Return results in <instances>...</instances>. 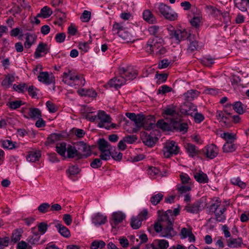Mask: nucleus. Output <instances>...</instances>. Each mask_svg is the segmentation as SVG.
I'll use <instances>...</instances> for the list:
<instances>
[{
	"mask_svg": "<svg viewBox=\"0 0 249 249\" xmlns=\"http://www.w3.org/2000/svg\"><path fill=\"white\" fill-rule=\"evenodd\" d=\"M86 117L90 122L98 121V126L100 128L109 129L110 127L114 128L116 125L114 124H110L111 118L103 111L99 110L98 112H95L90 109L87 110Z\"/></svg>",
	"mask_w": 249,
	"mask_h": 249,
	"instance_id": "f257e3e1",
	"label": "nucleus"
},
{
	"mask_svg": "<svg viewBox=\"0 0 249 249\" xmlns=\"http://www.w3.org/2000/svg\"><path fill=\"white\" fill-rule=\"evenodd\" d=\"M62 78V81L65 84L75 89L84 86L86 83L82 75L70 69H66L64 71Z\"/></svg>",
	"mask_w": 249,
	"mask_h": 249,
	"instance_id": "f03ea898",
	"label": "nucleus"
},
{
	"mask_svg": "<svg viewBox=\"0 0 249 249\" xmlns=\"http://www.w3.org/2000/svg\"><path fill=\"white\" fill-rule=\"evenodd\" d=\"M159 220L164 222L161 235L166 238H171L176 235V232L173 228V217L172 212L170 210L166 211L159 216Z\"/></svg>",
	"mask_w": 249,
	"mask_h": 249,
	"instance_id": "7ed1b4c3",
	"label": "nucleus"
},
{
	"mask_svg": "<svg viewBox=\"0 0 249 249\" xmlns=\"http://www.w3.org/2000/svg\"><path fill=\"white\" fill-rule=\"evenodd\" d=\"M57 152L64 158H82L87 156L85 154H81L72 145L67 144L65 142H62L57 144L56 146Z\"/></svg>",
	"mask_w": 249,
	"mask_h": 249,
	"instance_id": "20e7f679",
	"label": "nucleus"
},
{
	"mask_svg": "<svg viewBox=\"0 0 249 249\" xmlns=\"http://www.w3.org/2000/svg\"><path fill=\"white\" fill-rule=\"evenodd\" d=\"M163 40L161 38L155 36L148 40L145 46V51L149 53H155L157 54H164L166 50L163 47Z\"/></svg>",
	"mask_w": 249,
	"mask_h": 249,
	"instance_id": "39448f33",
	"label": "nucleus"
},
{
	"mask_svg": "<svg viewBox=\"0 0 249 249\" xmlns=\"http://www.w3.org/2000/svg\"><path fill=\"white\" fill-rule=\"evenodd\" d=\"M154 10L155 13L162 16L169 20L174 21L178 18V14L171 9L170 6L163 3H157L155 4Z\"/></svg>",
	"mask_w": 249,
	"mask_h": 249,
	"instance_id": "423d86ee",
	"label": "nucleus"
},
{
	"mask_svg": "<svg viewBox=\"0 0 249 249\" xmlns=\"http://www.w3.org/2000/svg\"><path fill=\"white\" fill-rule=\"evenodd\" d=\"M112 31L114 34H117L126 42H133L135 40V37L128 31V29L120 23H115L113 25Z\"/></svg>",
	"mask_w": 249,
	"mask_h": 249,
	"instance_id": "0eeeda50",
	"label": "nucleus"
},
{
	"mask_svg": "<svg viewBox=\"0 0 249 249\" xmlns=\"http://www.w3.org/2000/svg\"><path fill=\"white\" fill-rule=\"evenodd\" d=\"M169 34L172 41L176 44H179L181 40L187 38L189 34L186 29L175 30L173 27L168 28Z\"/></svg>",
	"mask_w": 249,
	"mask_h": 249,
	"instance_id": "6e6552de",
	"label": "nucleus"
},
{
	"mask_svg": "<svg viewBox=\"0 0 249 249\" xmlns=\"http://www.w3.org/2000/svg\"><path fill=\"white\" fill-rule=\"evenodd\" d=\"M180 148L177 142L173 141H167L164 143L162 152L165 158H169L173 155H177Z\"/></svg>",
	"mask_w": 249,
	"mask_h": 249,
	"instance_id": "1a4fd4ad",
	"label": "nucleus"
},
{
	"mask_svg": "<svg viewBox=\"0 0 249 249\" xmlns=\"http://www.w3.org/2000/svg\"><path fill=\"white\" fill-rule=\"evenodd\" d=\"M161 114L162 117L168 120L170 124L173 123L174 121L180 117L176 107L173 105L168 106L162 109Z\"/></svg>",
	"mask_w": 249,
	"mask_h": 249,
	"instance_id": "9d476101",
	"label": "nucleus"
},
{
	"mask_svg": "<svg viewBox=\"0 0 249 249\" xmlns=\"http://www.w3.org/2000/svg\"><path fill=\"white\" fill-rule=\"evenodd\" d=\"M98 148L101 152L100 157L102 160H107L110 157V146L104 139H100L98 142Z\"/></svg>",
	"mask_w": 249,
	"mask_h": 249,
	"instance_id": "9b49d317",
	"label": "nucleus"
},
{
	"mask_svg": "<svg viewBox=\"0 0 249 249\" xmlns=\"http://www.w3.org/2000/svg\"><path fill=\"white\" fill-rule=\"evenodd\" d=\"M204 155L209 159L215 158L219 153L218 148L214 144H210L205 146L202 149Z\"/></svg>",
	"mask_w": 249,
	"mask_h": 249,
	"instance_id": "f8f14e48",
	"label": "nucleus"
},
{
	"mask_svg": "<svg viewBox=\"0 0 249 249\" xmlns=\"http://www.w3.org/2000/svg\"><path fill=\"white\" fill-rule=\"evenodd\" d=\"M191 24L194 27H199L202 22V16L200 10L196 8H193L191 9Z\"/></svg>",
	"mask_w": 249,
	"mask_h": 249,
	"instance_id": "ddd939ff",
	"label": "nucleus"
},
{
	"mask_svg": "<svg viewBox=\"0 0 249 249\" xmlns=\"http://www.w3.org/2000/svg\"><path fill=\"white\" fill-rule=\"evenodd\" d=\"M37 78L39 82L46 85H50L54 81V77L52 72H40Z\"/></svg>",
	"mask_w": 249,
	"mask_h": 249,
	"instance_id": "4468645a",
	"label": "nucleus"
},
{
	"mask_svg": "<svg viewBox=\"0 0 249 249\" xmlns=\"http://www.w3.org/2000/svg\"><path fill=\"white\" fill-rule=\"evenodd\" d=\"M21 112L23 114L24 117L27 119L36 120L41 117V111L37 108H30L27 113L22 108Z\"/></svg>",
	"mask_w": 249,
	"mask_h": 249,
	"instance_id": "2eb2a0df",
	"label": "nucleus"
},
{
	"mask_svg": "<svg viewBox=\"0 0 249 249\" xmlns=\"http://www.w3.org/2000/svg\"><path fill=\"white\" fill-rule=\"evenodd\" d=\"M197 107L192 103L184 104L180 106V111L183 114L192 116L196 111Z\"/></svg>",
	"mask_w": 249,
	"mask_h": 249,
	"instance_id": "dca6fc26",
	"label": "nucleus"
},
{
	"mask_svg": "<svg viewBox=\"0 0 249 249\" xmlns=\"http://www.w3.org/2000/svg\"><path fill=\"white\" fill-rule=\"evenodd\" d=\"M141 138L143 142L148 146H152L158 139L156 136H153L152 132L149 134L145 132L141 133Z\"/></svg>",
	"mask_w": 249,
	"mask_h": 249,
	"instance_id": "f3484780",
	"label": "nucleus"
},
{
	"mask_svg": "<svg viewBox=\"0 0 249 249\" xmlns=\"http://www.w3.org/2000/svg\"><path fill=\"white\" fill-rule=\"evenodd\" d=\"M125 83L124 77L121 74H120V75L111 79L108 82V84L111 87H113L115 89H118Z\"/></svg>",
	"mask_w": 249,
	"mask_h": 249,
	"instance_id": "a211bd4d",
	"label": "nucleus"
},
{
	"mask_svg": "<svg viewBox=\"0 0 249 249\" xmlns=\"http://www.w3.org/2000/svg\"><path fill=\"white\" fill-rule=\"evenodd\" d=\"M48 52V45L45 43L40 42L38 45L34 53V57L39 58L47 53Z\"/></svg>",
	"mask_w": 249,
	"mask_h": 249,
	"instance_id": "6ab92c4d",
	"label": "nucleus"
},
{
	"mask_svg": "<svg viewBox=\"0 0 249 249\" xmlns=\"http://www.w3.org/2000/svg\"><path fill=\"white\" fill-rule=\"evenodd\" d=\"M125 215L121 212H115L112 214V220L111 222L112 228H116L117 226L125 219Z\"/></svg>",
	"mask_w": 249,
	"mask_h": 249,
	"instance_id": "aec40b11",
	"label": "nucleus"
},
{
	"mask_svg": "<svg viewBox=\"0 0 249 249\" xmlns=\"http://www.w3.org/2000/svg\"><path fill=\"white\" fill-rule=\"evenodd\" d=\"M181 239H188V241L190 243H194L196 241V237L192 233L191 230L183 228L180 231Z\"/></svg>",
	"mask_w": 249,
	"mask_h": 249,
	"instance_id": "412c9836",
	"label": "nucleus"
},
{
	"mask_svg": "<svg viewBox=\"0 0 249 249\" xmlns=\"http://www.w3.org/2000/svg\"><path fill=\"white\" fill-rule=\"evenodd\" d=\"M119 73L124 77L125 83H126L127 81L134 79L137 76V73L135 71L130 70H125L124 68L120 69Z\"/></svg>",
	"mask_w": 249,
	"mask_h": 249,
	"instance_id": "4be33fe9",
	"label": "nucleus"
},
{
	"mask_svg": "<svg viewBox=\"0 0 249 249\" xmlns=\"http://www.w3.org/2000/svg\"><path fill=\"white\" fill-rule=\"evenodd\" d=\"M143 19L149 24L157 23V18L152 12L148 9L144 10L142 14Z\"/></svg>",
	"mask_w": 249,
	"mask_h": 249,
	"instance_id": "5701e85b",
	"label": "nucleus"
},
{
	"mask_svg": "<svg viewBox=\"0 0 249 249\" xmlns=\"http://www.w3.org/2000/svg\"><path fill=\"white\" fill-rule=\"evenodd\" d=\"M180 117H179L177 120L174 121L173 123L171 124H172V126L176 130L179 132H185L187 131L188 129L187 124L180 123Z\"/></svg>",
	"mask_w": 249,
	"mask_h": 249,
	"instance_id": "b1692460",
	"label": "nucleus"
},
{
	"mask_svg": "<svg viewBox=\"0 0 249 249\" xmlns=\"http://www.w3.org/2000/svg\"><path fill=\"white\" fill-rule=\"evenodd\" d=\"M37 36L35 34L27 33L25 34V41L24 45L25 48H30L36 40Z\"/></svg>",
	"mask_w": 249,
	"mask_h": 249,
	"instance_id": "393cba45",
	"label": "nucleus"
},
{
	"mask_svg": "<svg viewBox=\"0 0 249 249\" xmlns=\"http://www.w3.org/2000/svg\"><path fill=\"white\" fill-rule=\"evenodd\" d=\"M106 221V216L99 213L94 214L92 217V222L95 225L104 224Z\"/></svg>",
	"mask_w": 249,
	"mask_h": 249,
	"instance_id": "a878e982",
	"label": "nucleus"
},
{
	"mask_svg": "<svg viewBox=\"0 0 249 249\" xmlns=\"http://www.w3.org/2000/svg\"><path fill=\"white\" fill-rule=\"evenodd\" d=\"M227 246L231 248H237L241 247L243 244V240L241 237L237 238H230L227 242Z\"/></svg>",
	"mask_w": 249,
	"mask_h": 249,
	"instance_id": "bb28decb",
	"label": "nucleus"
},
{
	"mask_svg": "<svg viewBox=\"0 0 249 249\" xmlns=\"http://www.w3.org/2000/svg\"><path fill=\"white\" fill-rule=\"evenodd\" d=\"M77 92L80 96H85L93 98L96 97L97 95L96 91L92 89H80L78 90Z\"/></svg>",
	"mask_w": 249,
	"mask_h": 249,
	"instance_id": "cd10ccee",
	"label": "nucleus"
},
{
	"mask_svg": "<svg viewBox=\"0 0 249 249\" xmlns=\"http://www.w3.org/2000/svg\"><path fill=\"white\" fill-rule=\"evenodd\" d=\"M41 157V153L39 150H32L29 152L27 157V160L30 162H36Z\"/></svg>",
	"mask_w": 249,
	"mask_h": 249,
	"instance_id": "c85d7f7f",
	"label": "nucleus"
},
{
	"mask_svg": "<svg viewBox=\"0 0 249 249\" xmlns=\"http://www.w3.org/2000/svg\"><path fill=\"white\" fill-rule=\"evenodd\" d=\"M184 147L186 152L191 157H194L198 154V150L196 147L190 143H184Z\"/></svg>",
	"mask_w": 249,
	"mask_h": 249,
	"instance_id": "c756f323",
	"label": "nucleus"
},
{
	"mask_svg": "<svg viewBox=\"0 0 249 249\" xmlns=\"http://www.w3.org/2000/svg\"><path fill=\"white\" fill-rule=\"evenodd\" d=\"M226 211V208L225 206H222L220 210H217L214 213L216 220L219 222H223L226 219L225 212Z\"/></svg>",
	"mask_w": 249,
	"mask_h": 249,
	"instance_id": "7c9ffc66",
	"label": "nucleus"
},
{
	"mask_svg": "<svg viewBox=\"0 0 249 249\" xmlns=\"http://www.w3.org/2000/svg\"><path fill=\"white\" fill-rule=\"evenodd\" d=\"M55 227L57 229L59 233L63 236L68 238L70 237L71 234L69 229L61 223L57 222L55 224Z\"/></svg>",
	"mask_w": 249,
	"mask_h": 249,
	"instance_id": "2f4dec72",
	"label": "nucleus"
},
{
	"mask_svg": "<svg viewBox=\"0 0 249 249\" xmlns=\"http://www.w3.org/2000/svg\"><path fill=\"white\" fill-rule=\"evenodd\" d=\"M15 75L12 74H8L5 75L1 82V86L4 88H9L15 81Z\"/></svg>",
	"mask_w": 249,
	"mask_h": 249,
	"instance_id": "473e14b6",
	"label": "nucleus"
},
{
	"mask_svg": "<svg viewBox=\"0 0 249 249\" xmlns=\"http://www.w3.org/2000/svg\"><path fill=\"white\" fill-rule=\"evenodd\" d=\"M155 121L151 116L145 118L143 127L147 130H151L155 126Z\"/></svg>",
	"mask_w": 249,
	"mask_h": 249,
	"instance_id": "72a5a7b5",
	"label": "nucleus"
},
{
	"mask_svg": "<svg viewBox=\"0 0 249 249\" xmlns=\"http://www.w3.org/2000/svg\"><path fill=\"white\" fill-rule=\"evenodd\" d=\"M144 120L145 118L143 117V115L140 114L137 115V117L133 121L136 125V127L133 128L134 132H136L142 127H143Z\"/></svg>",
	"mask_w": 249,
	"mask_h": 249,
	"instance_id": "f704fd0d",
	"label": "nucleus"
},
{
	"mask_svg": "<svg viewBox=\"0 0 249 249\" xmlns=\"http://www.w3.org/2000/svg\"><path fill=\"white\" fill-rule=\"evenodd\" d=\"M237 145L233 142H226L223 145L222 149L224 153H232L236 150Z\"/></svg>",
	"mask_w": 249,
	"mask_h": 249,
	"instance_id": "c9c22d12",
	"label": "nucleus"
},
{
	"mask_svg": "<svg viewBox=\"0 0 249 249\" xmlns=\"http://www.w3.org/2000/svg\"><path fill=\"white\" fill-rule=\"evenodd\" d=\"M199 95V92L196 90L191 89L183 94L184 98L188 100L192 101L197 98Z\"/></svg>",
	"mask_w": 249,
	"mask_h": 249,
	"instance_id": "e433bc0d",
	"label": "nucleus"
},
{
	"mask_svg": "<svg viewBox=\"0 0 249 249\" xmlns=\"http://www.w3.org/2000/svg\"><path fill=\"white\" fill-rule=\"evenodd\" d=\"M194 178L197 181L200 183H206L209 181L207 175L202 172L196 173Z\"/></svg>",
	"mask_w": 249,
	"mask_h": 249,
	"instance_id": "4c0bfd02",
	"label": "nucleus"
},
{
	"mask_svg": "<svg viewBox=\"0 0 249 249\" xmlns=\"http://www.w3.org/2000/svg\"><path fill=\"white\" fill-rule=\"evenodd\" d=\"M53 13L50 8L48 6L43 7L40 10V13L37 15V17H41L43 18H49Z\"/></svg>",
	"mask_w": 249,
	"mask_h": 249,
	"instance_id": "58836bf2",
	"label": "nucleus"
},
{
	"mask_svg": "<svg viewBox=\"0 0 249 249\" xmlns=\"http://www.w3.org/2000/svg\"><path fill=\"white\" fill-rule=\"evenodd\" d=\"M2 147L5 149H13L17 147V143L9 140L0 141Z\"/></svg>",
	"mask_w": 249,
	"mask_h": 249,
	"instance_id": "ea45409f",
	"label": "nucleus"
},
{
	"mask_svg": "<svg viewBox=\"0 0 249 249\" xmlns=\"http://www.w3.org/2000/svg\"><path fill=\"white\" fill-rule=\"evenodd\" d=\"M186 209L189 213H198L201 210L200 203L199 202H196L192 205L187 206Z\"/></svg>",
	"mask_w": 249,
	"mask_h": 249,
	"instance_id": "a19ab883",
	"label": "nucleus"
},
{
	"mask_svg": "<svg viewBox=\"0 0 249 249\" xmlns=\"http://www.w3.org/2000/svg\"><path fill=\"white\" fill-rule=\"evenodd\" d=\"M221 137L224 139L226 142H233L236 140V135L234 133L224 132L221 134Z\"/></svg>",
	"mask_w": 249,
	"mask_h": 249,
	"instance_id": "79ce46f5",
	"label": "nucleus"
},
{
	"mask_svg": "<svg viewBox=\"0 0 249 249\" xmlns=\"http://www.w3.org/2000/svg\"><path fill=\"white\" fill-rule=\"evenodd\" d=\"M156 125L158 127L161 128L164 131H169L171 130V127H173L170 123L168 124L165 122L163 120L158 121Z\"/></svg>",
	"mask_w": 249,
	"mask_h": 249,
	"instance_id": "37998d69",
	"label": "nucleus"
},
{
	"mask_svg": "<svg viewBox=\"0 0 249 249\" xmlns=\"http://www.w3.org/2000/svg\"><path fill=\"white\" fill-rule=\"evenodd\" d=\"M233 108L239 114H243L245 112V107L241 102H236L233 105Z\"/></svg>",
	"mask_w": 249,
	"mask_h": 249,
	"instance_id": "c03bdc74",
	"label": "nucleus"
},
{
	"mask_svg": "<svg viewBox=\"0 0 249 249\" xmlns=\"http://www.w3.org/2000/svg\"><path fill=\"white\" fill-rule=\"evenodd\" d=\"M156 249H166L169 247V243L165 240H157L154 242Z\"/></svg>",
	"mask_w": 249,
	"mask_h": 249,
	"instance_id": "a18cd8bd",
	"label": "nucleus"
},
{
	"mask_svg": "<svg viewBox=\"0 0 249 249\" xmlns=\"http://www.w3.org/2000/svg\"><path fill=\"white\" fill-rule=\"evenodd\" d=\"M236 6L241 11H247V3L245 0H234Z\"/></svg>",
	"mask_w": 249,
	"mask_h": 249,
	"instance_id": "49530a36",
	"label": "nucleus"
},
{
	"mask_svg": "<svg viewBox=\"0 0 249 249\" xmlns=\"http://www.w3.org/2000/svg\"><path fill=\"white\" fill-rule=\"evenodd\" d=\"M80 172V169L77 165H71L66 171L69 177L75 176Z\"/></svg>",
	"mask_w": 249,
	"mask_h": 249,
	"instance_id": "de8ad7c7",
	"label": "nucleus"
},
{
	"mask_svg": "<svg viewBox=\"0 0 249 249\" xmlns=\"http://www.w3.org/2000/svg\"><path fill=\"white\" fill-rule=\"evenodd\" d=\"M192 185L190 184H178L177 186V189L180 194H185L191 190Z\"/></svg>",
	"mask_w": 249,
	"mask_h": 249,
	"instance_id": "09e8293b",
	"label": "nucleus"
},
{
	"mask_svg": "<svg viewBox=\"0 0 249 249\" xmlns=\"http://www.w3.org/2000/svg\"><path fill=\"white\" fill-rule=\"evenodd\" d=\"M142 220L139 218L138 216L132 217L131 220V226L132 228L134 229H139L142 225Z\"/></svg>",
	"mask_w": 249,
	"mask_h": 249,
	"instance_id": "8fccbe9b",
	"label": "nucleus"
},
{
	"mask_svg": "<svg viewBox=\"0 0 249 249\" xmlns=\"http://www.w3.org/2000/svg\"><path fill=\"white\" fill-rule=\"evenodd\" d=\"M163 195L161 193H159L153 195L150 199L151 203L154 205L158 204L163 198Z\"/></svg>",
	"mask_w": 249,
	"mask_h": 249,
	"instance_id": "3c124183",
	"label": "nucleus"
},
{
	"mask_svg": "<svg viewBox=\"0 0 249 249\" xmlns=\"http://www.w3.org/2000/svg\"><path fill=\"white\" fill-rule=\"evenodd\" d=\"M231 181L233 185L238 186L242 189L245 188L246 187V183L241 181L238 177L231 178Z\"/></svg>",
	"mask_w": 249,
	"mask_h": 249,
	"instance_id": "603ef678",
	"label": "nucleus"
},
{
	"mask_svg": "<svg viewBox=\"0 0 249 249\" xmlns=\"http://www.w3.org/2000/svg\"><path fill=\"white\" fill-rule=\"evenodd\" d=\"M13 89L18 92H23L28 89V86L25 83L18 85L14 84L13 86Z\"/></svg>",
	"mask_w": 249,
	"mask_h": 249,
	"instance_id": "864d4df0",
	"label": "nucleus"
},
{
	"mask_svg": "<svg viewBox=\"0 0 249 249\" xmlns=\"http://www.w3.org/2000/svg\"><path fill=\"white\" fill-rule=\"evenodd\" d=\"M195 123L199 124L201 122H202L204 120V115L199 112H198L197 111V108L196 109V111L194 114V115L192 116Z\"/></svg>",
	"mask_w": 249,
	"mask_h": 249,
	"instance_id": "5fc2aeb1",
	"label": "nucleus"
},
{
	"mask_svg": "<svg viewBox=\"0 0 249 249\" xmlns=\"http://www.w3.org/2000/svg\"><path fill=\"white\" fill-rule=\"evenodd\" d=\"M179 176L182 184L192 185L191 179L187 174L181 173Z\"/></svg>",
	"mask_w": 249,
	"mask_h": 249,
	"instance_id": "6e6d98bb",
	"label": "nucleus"
},
{
	"mask_svg": "<svg viewBox=\"0 0 249 249\" xmlns=\"http://www.w3.org/2000/svg\"><path fill=\"white\" fill-rule=\"evenodd\" d=\"M106 245L105 243L102 240L93 241L90 246L91 249H102Z\"/></svg>",
	"mask_w": 249,
	"mask_h": 249,
	"instance_id": "4d7b16f0",
	"label": "nucleus"
},
{
	"mask_svg": "<svg viewBox=\"0 0 249 249\" xmlns=\"http://www.w3.org/2000/svg\"><path fill=\"white\" fill-rule=\"evenodd\" d=\"M46 106L50 113H54L58 110L57 106L50 101H48L46 102Z\"/></svg>",
	"mask_w": 249,
	"mask_h": 249,
	"instance_id": "13d9d810",
	"label": "nucleus"
},
{
	"mask_svg": "<svg viewBox=\"0 0 249 249\" xmlns=\"http://www.w3.org/2000/svg\"><path fill=\"white\" fill-rule=\"evenodd\" d=\"M21 236V231L20 230H15L12 233L11 237L12 241L16 242L20 239Z\"/></svg>",
	"mask_w": 249,
	"mask_h": 249,
	"instance_id": "bf43d9fd",
	"label": "nucleus"
},
{
	"mask_svg": "<svg viewBox=\"0 0 249 249\" xmlns=\"http://www.w3.org/2000/svg\"><path fill=\"white\" fill-rule=\"evenodd\" d=\"M22 104L21 101L16 100L9 102L8 105L11 109L14 110L19 108Z\"/></svg>",
	"mask_w": 249,
	"mask_h": 249,
	"instance_id": "052dcab7",
	"label": "nucleus"
},
{
	"mask_svg": "<svg viewBox=\"0 0 249 249\" xmlns=\"http://www.w3.org/2000/svg\"><path fill=\"white\" fill-rule=\"evenodd\" d=\"M159 173V169L155 167H150L147 170V173L150 178H155V176L158 174Z\"/></svg>",
	"mask_w": 249,
	"mask_h": 249,
	"instance_id": "680f3d73",
	"label": "nucleus"
},
{
	"mask_svg": "<svg viewBox=\"0 0 249 249\" xmlns=\"http://www.w3.org/2000/svg\"><path fill=\"white\" fill-rule=\"evenodd\" d=\"M50 208V205L48 203H43L38 207V210L42 213H46L49 211Z\"/></svg>",
	"mask_w": 249,
	"mask_h": 249,
	"instance_id": "e2e57ef3",
	"label": "nucleus"
},
{
	"mask_svg": "<svg viewBox=\"0 0 249 249\" xmlns=\"http://www.w3.org/2000/svg\"><path fill=\"white\" fill-rule=\"evenodd\" d=\"M28 91L30 96L33 98H36L37 96L38 90L33 86L28 87Z\"/></svg>",
	"mask_w": 249,
	"mask_h": 249,
	"instance_id": "0e129e2a",
	"label": "nucleus"
},
{
	"mask_svg": "<svg viewBox=\"0 0 249 249\" xmlns=\"http://www.w3.org/2000/svg\"><path fill=\"white\" fill-rule=\"evenodd\" d=\"M220 201L218 200H216L215 203L212 204L210 206V210L215 213L217 210H220L221 208Z\"/></svg>",
	"mask_w": 249,
	"mask_h": 249,
	"instance_id": "69168bd1",
	"label": "nucleus"
},
{
	"mask_svg": "<svg viewBox=\"0 0 249 249\" xmlns=\"http://www.w3.org/2000/svg\"><path fill=\"white\" fill-rule=\"evenodd\" d=\"M17 249H31V247L26 242L21 241L18 243Z\"/></svg>",
	"mask_w": 249,
	"mask_h": 249,
	"instance_id": "338daca9",
	"label": "nucleus"
},
{
	"mask_svg": "<svg viewBox=\"0 0 249 249\" xmlns=\"http://www.w3.org/2000/svg\"><path fill=\"white\" fill-rule=\"evenodd\" d=\"M160 27L157 25H152L148 29L149 33L153 36H155L159 32Z\"/></svg>",
	"mask_w": 249,
	"mask_h": 249,
	"instance_id": "774afa93",
	"label": "nucleus"
}]
</instances>
